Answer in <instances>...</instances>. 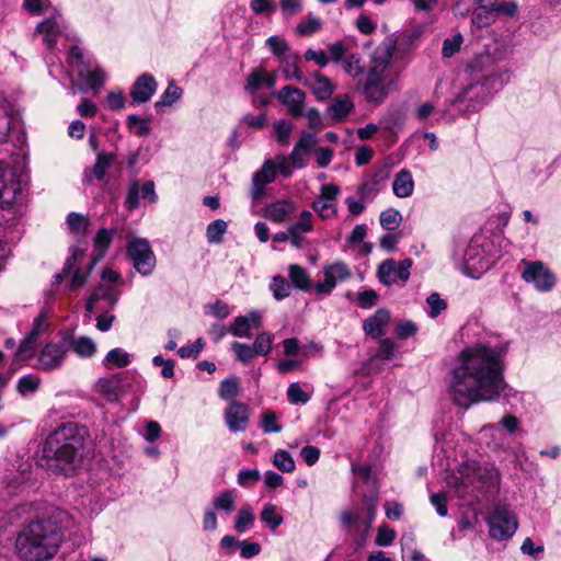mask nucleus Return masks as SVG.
Returning a JSON list of instances; mask_svg holds the SVG:
<instances>
[{"label":"nucleus","instance_id":"obj_63","mask_svg":"<svg viewBox=\"0 0 561 561\" xmlns=\"http://www.w3.org/2000/svg\"><path fill=\"white\" fill-rule=\"evenodd\" d=\"M396 345L390 339H383L379 343L376 357L381 360H389L394 355Z\"/></svg>","mask_w":561,"mask_h":561},{"label":"nucleus","instance_id":"obj_60","mask_svg":"<svg viewBox=\"0 0 561 561\" xmlns=\"http://www.w3.org/2000/svg\"><path fill=\"white\" fill-rule=\"evenodd\" d=\"M274 130L276 134L277 141L282 145H285L288 142L289 135L293 130V124L280 119L275 123Z\"/></svg>","mask_w":561,"mask_h":561},{"label":"nucleus","instance_id":"obj_36","mask_svg":"<svg viewBox=\"0 0 561 561\" xmlns=\"http://www.w3.org/2000/svg\"><path fill=\"white\" fill-rule=\"evenodd\" d=\"M19 187L14 183L8 184L5 181V169L0 163V201L2 204L10 205L15 199Z\"/></svg>","mask_w":561,"mask_h":561},{"label":"nucleus","instance_id":"obj_23","mask_svg":"<svg viewBox=\"0 0 561 561\" xmlns=\"http://www.w3.org/2000/svg\"><path fill=\"white\" fill-rule=\"evenodd\" d=\"M261 325V314L252 311L248 316L237 317L229 331L237 337H250L251 330L259 329Z\"/></svg>","mask_w":561,"mask_h":561},{"label":"nucleus","instance_id":"obj_40","mask_svg":"<svg viewBox=\"0 0 561 561\" xmlns=\"http://www.w3.org/2000/svg\"><path fill=\"white\" fill-rule=\"evenodd\" d=\"M41 385V378L36 375H24L16 383V390L20 394L26 396L37 391Z\"/></svg>","mask_w":561,"mask_h":561},{"label":"nucleus","instance_id":"obj_13","mask_svg":"<svg viewBox=\"0 0 561 561\" xmlns=\"http://www.w3.org/2000/svg\"><path fill=\"white\" fill-rule=\"evenodd\" d=\"M251 412L245 403L232 400L224 413L225 423L230 432H244L250 424Z\"/></svg>","mask_w":561,"mask_h":561},{"label":"nucleus","instance_id":"obj_62","mask_svg":"<svg viewBox=\"0 0 561 561\" xmlns=\"http://www.w3.org/2000/svg\"><path fill=\"white\" fill-rule=\"evenodd\" d=\"M266 45L271 49V51L277 56L282 57L289 48L288 43L278 36H271L266 39Z\"/></svg>","mask_w":561,"mask_h":561},{"label":"nucleus","instance_id":"obj_10","mask_svg":"<svg viewBox=\"0 0 561 561\" xmlns=\"http://www.w3.org/2000/svg\"><path fill=\"white\" fill-rule=\"evenodd\" d=\"M489 533L493 539L505 540L517 530V518L506 507H497L489 517Z\"/></svg>","mask_w":561,"mask_h":561},{"label":"nucleus","instance_id":"obj_6","mask_svg":"<svg viewBox=\"0 0 561 561\" xmlns=\"http://www.w3.org/2000/svg\"><path fill=\"white\" fill-rule=\"evenodd\" d=\"M485 103L484 85L479 82L466 85L440 112L438 122L451 123L456 115L451 114L449 106H455L461 113L476 112Z\"/></svg>","mask_w":561,"mask_h":561},{"label":"nucleus","instance_id":"obj_20","mask_svg":"<svg viewBox=\"0 0 561 561\" xmlns=\"http://www.w3.org/2000/svg\"><path fill=\"white\" fill-rule=\"evenodd\" d=\"M523 265L522 278L523 280H553L556 275L551 270L541 261L522 260Z\"/></svg>","mask_w":561,"mask_h":561},{"label":"nucleus","instance_id":"obj_11","mask_svg":"<svg viewBox=\"0 0 561 561\" xmlns=\"http://www.w3.org/2000/svg\"><path fill=\"white\" fill-rule=\"evenodd\" d=\"M69 351L68 337L65 336L60 342L47 343L37 355V369L43 371H53L58 369L65 360Z\"/></svg>","mask_w":561,"mask_h":561},{"label":"nucleus","instance_id":"obj_28","mask_svg":"<svg viewBox=\"0 0 561 561\" xmlns=\"http://www.w3.org/2000/svg\"><path fill=\"white\" fill-rule=\"evenodd\" d=\"M414 181L409 170H401L394 176L392 183L393 194L399 198H405L412 195Z\"/></svg>","mask_w":561,"mask_h":561},{"label":"nucleus","instance_id":"obj_9","mask_svg":"<svg viewBox=\"0 0 561 561\" xmlns=\"http://www.w3.org/2000/svg\"><path fill=\"white\" fill-rule=\"evenodd\" d=\"M127 254L141 276H148L156 266L154 254L148 240L144 238L130 237L127 242Z\"/></svg>","mask_w":561,"mask_h":561},{"label":"nucleus","instance_id":"obj_59","mask_svg":"<svg viewBox=\"0 0 561 561\" xmlns=\"http://www.w3.org/2000/svg\"><path fill=\"white\" fill-rule=\"evenodd\" d=\"M141 197V187L137 181L130 183L127 196L126 206L129 210H134L139 206V198Z\"/></svg>","mask_w":561,"mask_h":561},{"label":"nucleus","instance_id":"obj_16","mask_svg":"<svg viewBox=\"0 0 561 561\" xmlns=\"http://www.w3.org/2000/svg\"><path fill=\"white\" fill-rule=\"evenodd\" d=\"M85 250L79 245H73L70 250V256L67 259L62 272L55 275V280H62L70 278V280H87L90 273L82 272L76 267L78 261L84 257Z\"/></svg>","mask_w":561,"mask_h":561},{"label":"nucleus","instance_id":"obj_18","mask_svg":"<svg viewBox=\"0 0 561 561\" xmlns=\"http://www.w3.org/2000/svg\"><path fill=\"white\" fill-rule=\"evenodd\" d=\"M99 393L108 401H118L126 394L127 386L123 382L121 375L101 378L96 383Z\"/></svg>","mask_w":561,"mask_h":561},{"label":"nucleus","instance_id":"obj_42","mask_svg":"<svg viewBox=\"0 0 561 561\" xmlns=\"http://www.w3.org/2000/svg\"><path fill=\"white\" fill-rule=\"evenodd\" d=\"M67 225L72 233L82 236L88 229L89 218L78 213H70Z\"/></svg>","mask_w":561,"mask_h":561},{"label":"nucleus","instance_id":"obj_14","mask_svg":"<svg viewBox=\"0 0 561 561\" xmlns=\"http://www.w3.org/2000/svg\"><path fill=\"white\" fill-rule=\"evenodd\" d=\"M276 98L287 107L290 115L295 117L304 115L306 93L302 90L294 85H285L276 93Z\"/></svg>","mask_w":561,"mask_h":561},{"label":"nucleus","instance_id":"obj_41","mask_svg":"<svg viewBox=\"0 0 561 561\" xmlns=\"http://www.w3.org/2000/svg\"><path fill=\"white\" fill-rule=\"evenodd\" d=\"M379 221L383 229L394 230L400 226L402 216L399 210L388 208L380 214Z\"/></svg>","mask_w":561,"mask_h":561},{"label":"nucleus","instance_id":"obj_37","mask_svg":"<svg viewBox=\"0 0 561 561\" xmlns=\"http://www.w3.org/2000/svg\"><path fill=\"white\" fill-rule=\"evenodd\" d=\"M322 28V21L309 13L304 20H301L296 26V33L301 36H310Z\"/></svg>","mask_w":561,"mask_h":561},{"label":"nucleus","instance_id":"obj_46","mask_svg":"<svg viewBox=\"0 0 561 561\" xmlns=\"http://www.w3.org/2000/svg\"><path fill=\"white\" fill-rule=\"evenodd\" d=\"M273 463L283 472H293L295 470V460L286 450H278L274 454Z\"/></svg>","mask_w":561,"mask_h":561},{"label":"nucleus","instance_id":"obj_52","mask_svg":"<svg viewBox=\"0 0 561 561\" xmlns=\"http://www.w3.org/2000/svg\"><path fill=\"white\" fill-rule=\"evenodd\" d=\"M182 90L174 83L168 85L160 100L156 103V107L169 106L181 98Z\"/></svg>","mask_w":561,"mask_h":561},{"label":"nucleus","instance_id":"obj_30","mask_svg":"<svg viewBox=\"0 0 561 561\" xmlns=\"http://www.w3.org/2000/svg\"><path fill=\"white\" fill-rule=\"evenodd\" d=\"M354 108V104L347 94L337 95L329 105V112L334 119H344Z\"/></svg>","mask_w":561,"mask_h":561},{"label":"nucleus","instance_id":"obj_43","mask_svg":"<svg viewBox=\"0 0 561 561\" xmlns=\"http://www.w3.org/2000/svg\"><path fill=\"white\" fill-rule=\"evenodd\" d=\"M313 222H312V214L309 210L301 211L299 219L288 226V231H294L297 233H308L312 231Z\"/></svg>","mask_w":561,"mask_h":561},{"label":"nucleus","instance_id":"obj_64","mask_svg":"<svg viewBox=\"0 0 561 561\" xmlns=\"http://www.w3.org/2000/svg\"><path fill=\"white\" fill-rule=\"evenodd\" d=\"M307 61H314L321 68H324L329 64V57L324 50L307 49L304 54Z\"/></svg>","mask_w":561,"mask_h":561},{"label":"nucleus","instance_id":"obj_15","mask_svg":"<svg viewBox=\"0 0 561 561\" xmlns=\"http://www.w3.org/2000/svg\"><path fill=\"white\" fill-rule=\"evenodd\" d=\"M276 179V164L273 160L264 161L262 168L252 176L251 196L260 199L265 193V186Z\"/></svg>","mask_w":561,"mask_h":561},{"label":"nucleus","instance_id":"obj_32","mask_svg":"<svg viewBox=\"0 0 561 561\" xmlns=\"http://www.w3.org/2000/svg\"><path fill=\"white\" fill-rule=\"evenodd\" d=\"M237 491L233 489H227L218 493L213 499V508L215 511H222L227 514L231 513L236 508Z\"/></svg>","mask_w":561,"mask_h":561},{"label":"nucleus","instance_id":"obj_50","mask_svg":"<svg viewBox=\"0 0 561 561\" xmlns=\"http://www.w3.org/2000/svg\"><path fill=\"white\" fill-rule=\"evenodd\" d=\"M219 396L225 400H231L239 393V383L237 378H227L221 381L219 387Z\"/></svg>","mask_w":561,"mask_h":561},{"label":"nucleus","instance_id":"obj_44","mask_svg":"<svg viewBox=\"0 0 561 561\" xmlns=\"http://www.w3.org/2000/svg\"><path fill=\"white\" fill-rule=\"evenodd\" d=\"M324 280H344L351 277V272L346 264L342 262H335L325 268Z\"/></svg>","mask_w":561,"mask_h":561},{"label":"nucleus","instance_id":"obj_49","mask_svg":"<svg viewBox=\"0 0 561 561\" xmlns=\"http://www.w3.org/2000/svg\"><path fill=\"white\" fill-rule=\"evenodd\" d=\"M287 398L293 404H306L310 400V396L297 382L289 385Z\"/></svg>","mask_w":561,"mask_h":561},{"label":"nucleus","instance_id":"obj_56","mask_svg":"<svg viewBox=\"0 0 561 561\" xmlns=\"http://www.w3.org/2000/svg\"><path fill=\"white\" fill-rule=\"evenodd\" d=\"M463 38L460 34H457L450 38H446L443 43L442 55L446 58L454 56L459 51Z\"/></svg>","mask_w":561,"mask_h":561},{"label":"nucleus","instance_id":"obj_7","mask_svg":"<svg viewBox=\"0 0 561 561\" xmlns=\"http://www.w3.org/2000/svg\"><path fill=\"white\" fill-rule=\"evenodd\" d=\"M492 242L489 240H472L465 253L466 275L471 278H479L481 273L489 270L499 257L491 252Z\"/></svg>","mask_w":561,"mask_h":561},{"label":"nucleus","instance_id":"obj_26","mask_svg":"<svg viewBox=\"0 0 561 561\" xmlns=\"http://www.w3.org/2000/svg\"><path fill=\"white\" fill-rule=\"evenodd\" d=\"M114 236V230H108L102 228L98 231L94 238V250L92 252L91 263H89V267L91 268L98 261L102 260L112 243Z\"/></svg>","mask_w":561,"mask_h":561},{"label":"nucleus","instance_id":"obj_8","mask_svg":"<svg viewBox=\"0 0 561 561\" xmlns=\"http://www.w3.org/2000/svg\"><path fill=\"white\" fill-rule=\"evenodd\" d=\"M68 62L77 69L81 84L78 87L81 92L89 89L99 90L105 79L103 70L98 66H92L90 61H84L83 54L78 46H72L69 50Z\"/></svg>","mask_w":561,"mask_h":561},{"label":"nucleus","instance_id":"obj_25","mask_svg":"<svg viewBox=\"0 0 561 561\" xmlns=\"http://www.w3.org/2000/svg\"><path fill=\"white\" fill-rule=\"evenodd\" d=\"M390 320V314L385 309H378L371 317L364 321L363 329L367 335L379 337L385 334V327Z\"/></svg>","mask_w":561,"mask_h":561},{"label":"nucleus","instance_id":"obj_47","mask_svg":"<svg viewBox=\"0 0 561 561\" xmlns=\"http://www.w3.org/2000/svg\"><path fill=\"white\" fill-rule=\"evenodd\" d=\"M227 230V222L222 219H217L207 226L206 237L209 242L218 243L221 241L224 233Z\"/></svg>","mask_w":561,"mask_h":561},{"label":"nucleus","instance_id":"obj_24","mask_svg":"<svg viewBox=\"0 0 561 561\" xmlns=\"http://www.w3.org/2000/svg\"><path fill=\"white\" fill-rule=\"evenodd\" d=\"M35 34L43 35V44L48 49L54 48L61 34V27L57 18L51 16L39 22L35 28Z\"/></svg>","mask_w":561,"mask_h":561},{"label":"nucleus","instance_id":"obj_33","mask_svg":"<svg viewBox=\"0 0 561 561\" xmlns=\"http://www.w3.org/2000/svg\"><path fill=\"white\" fill-rule=\"evenodd\" d=\"M255 516L252 507L249 504H244L234 518V529L243 534L253 527Z\"/></svg>","mask_w":561,"mask_h":561},{"label":"nucleus","instance_id":"obj_39","mask_svg":"<svg viewBox=\"0 0 561 561\" xmlns=\"http://www.w3.org/2000/svg\"><path fill=\"white\" fill-rule=\"evenodd\" d=\"M260 517L262 522L268 525L271 530H275L283 524V516L277 513V507L274 504L267 503L264 505Z\"/></svg>","mask_w":561,"mask_h":561},{"label":"nucleus","instance_id":"obj_5","mask_svg":"<svg viewBox=\"0 0 561 561\" xmlns=\"http://www.w3.org/2000/svg\"><path fill=\"white\" fill-rule=\"evenodd\" d=\"M377 502L376 497L365 499L360 508L345 510L340 515L341 524L356 549L362 548L369 537L376 517Z\"/></svg>","mask_w":561,"mask_h":561},{"label":"nucleus","instance_id":"obj_35","mask_svg":"<svg viewBox=\"0 0 561 561\" xmlns=\"http://www.w3.org/2000/svg\"><path fill=\"white\" fill-rule=\"evenodd\" d=\"M36 345V340L25 335L14 354L13 364H20L32 358L35 354Z\"/></svg>","mask_w":561,"mask_h":561},{"label":"nucleus","instance_id":"obj_1","mask_svg":"<svg viewBox=\"0 0 561 561\" xmlns=\"http://www.w3.org/2000/svg\"><path fill=\"white\" fill-rule=\"evenodd\" d=\"M507 348V343H477L457 355L449 373V393L455 404L468 409L501 396L506 388L503 357Z\"/></svg>","mask_w":561,"mask_h":561},{"label":"nucleus","instance_id":"obj_61","mask_svg":"<svg viewBox=\"0 0 561 561\" xmlns=\"http://www.w3.org/2000/svg\"><path fill=\"white\" fill-rule=\"evenodd\" d=\"M127 122L130 127L137 125L135 133L138 136H141V137L148 136L151 131L149 121L145 119V118H140L138 115H134V114L129 115L127 118Z\"/></svg>","mask_w":561,"mask_h":561},{"label":"nucleus","instance_id":"obj_58","mask_svg":"<svg viewBox=\"0 0 561 561\" xmlns=\"http://www.w3.org/2000/svg\"><path fill=\"white\" fill-rule=\"evenodd\" d=\"M152 364L157 367H161V376L165 379L174 377L175 362L173 359H165L161 355H157L152 358Z\"/></svg>","mask_w":561,"mask_h":561},{"label":"nucleus","instance_id":"obj_54","mask_svg":"<svg viewBox=\"0 0 561 561\" xmlns=\"http://www.w3.org/2000/svg\"><path fill=\"white\" fill-rule=\"evenodd\" d=\"M396 539V531L387 525L378 527L375 543L379 547H389Z\"/></svg>","mask_w":561,"mask_h":561},{"label":"nucleus","instance_id":"obj_31","mask_svg":"<svg viewBox=\"0 0 561 561\" xmlns=\"http://www.w3.org/2000/svg\"><path fill=\"white\" fill-rule=\"evenodd\" d=\"M312 283H271L270 289L277 300L288 297L293 290L309 291Z\"/></svg>","mask_w":561,"mask_h":561},{"label":"nucleus","instance_id":"obj_55","mask_svg":"<svg viewBox=\"0 0 561 561\" xmlns=\"http://www.w3.org/2000/svg\"><path fill=\"white\" fill-rule=\"evenodd\" d=\"M312 208L320 217L328 219L336 215L334 203L318 198L312 203Z\"/></svg>","mask_w":561,"mask_h":561},{"label":"nucleus","instance_id":"obj_29","mask_svg":"<svg viewBox=\"0 0 561 561\" xmlns=\"http://www.w3.org/2000/svg\"><path fill=\"white\" fill-rule=\"evenodd\" d=\"M69 350L81 358H90L96 353V343L89 336L68 339Z\"/></svg>","mask_w":561,"mask_h":561},{"label":"nucleus","instance_id":"obj_3","mask_svg":"<svg viewBox=\"0 0 561 561\" xmlns=\"http://www.w3.org/2000/svg\"><path fill=\"white\" fill-rule=\"evenodd\" d=\"M70 526L68 513L50 507L42 518L27 524L15 540L18 556L24 561H44L57 553L59 534Z\"/></svg>","mask_w":561,"mask_h":561},{"label":"nucleus","instance_id":"obj_21","mask_svg":"<svg viewBox=\"0 0 561 561\" xmlns=\"http://www.w3.org/2000/svg\"><path fill=\"white\" fill-rule=\"evenodd\" d=\"M118 296L119 294L114 287L113 283H100L98 288L92 293V295L88 299L85 309L89 313H91L94 309L95 304L100 300L105 301L106 305L112 308L117 302Z\"/></svg>","mask_w":561,"mask_h":561},{"label":"nucleus","instance_id":"obj_51","mask_svg":"<svg viewBox=\"0 0 561 561\" xmlns=\"http://www.w3.org/2000/svg\"><path fill=\"white\" fill-rule=\"evenodd\" d=\"M261 427L264 433H279L282 431V425L277 422L276 414L271 410L263 412Z\"/></svg>","mask_w":561,"mask_h":561},{"label":"nucleus","instance_id":"obj_45","mask_svg":"<svg viewBox=\"0 0 561 561\" xmlns=\"http://www.w3.org/2000/svg\"><path fill=\"white\" fill-rule=\"evenodd\" d=\"M113 160L114 156L111 153H98L96 161L91 170L94 178L98 180H102L106 173V170L111 167Z\"/></svg>","mask_w":561,"mask_h":561},{"label":"nucleus","instance_id":"obj_12","mask_svg":"<svg viewBox=\"0 0 561 561\" xmlns=\"http://www.w3.org/2000/svg\"><path fill=\"white\" fill-rule=\"evenodd\" d=\"M460 479L465 484L483 488L496 479V473L481 467L476 460H468L460 468Z\"/></svg>","mask_w":561,"mask_h":561},{"label":"nucleus","instance_id":"obj_53","mask_svg":"<svg viewBox=\"0 0 561 561\" xmlns=\"http://www.w3.org/2000/svg\"><path fill=\"white\" fill-rule=\"evenodd\" d=\"M48 329L47 314L45 312H41L33 321L31 331L26 334L33 340H38V337L44 334Z\"/></svg>","mask_w":561,"mask_h":561},{"label":"nucleus","instance_id":"obj_34","mask_svg":"<svg viewBox=\"0 0 561 561\" xmlns=\"http://www.w3.org/2000/svg\"><path fill=\"white\" fill-rule=\"evenodd\" d=\"M102 363L106 368H124L129 365L130 355L123 348H113L105 355Z\"/></svg>","mask_w":561,"mask_h":561},{"label":"nucleus","instance_id":"obj_2","mask_svg":"<svg viewBox=\"0 0 561 561\" xmlns=\"http://www.w3.org/2000/svg\"><path fill=\"white\" fill-rule=\"evenodd\" d=\"M397 50V37L387 36L369 54L368 64L359 53H347L342 41L328 45L329 62L340 64L356 84V90L369 102L380 104L388 95L387 70Z\"/></svg>","mask_w":561,"mask_h":561},{"label":"nucleus","instance_id":"obj_19","mask_svg":"<svg viewBox=\"0 0 561 561\" xmlns=\"http://www.w3.org/2000/svg\"><path fill=\"white\" fill-rule=\"evenodd\" d=\"M297 206L293 201L279 199L266 205L264 217L275 224H280L295 214Z\"/></svg>","mask_w":561,"mask_h":561},{"label":"nucleus","instance_id":"obj_22","mask_svg":"<svg viewBox=\"0 0 561 561\" xmlns=\"http://www.w3.org/2000/svg\"><path fill=\"white\" fill-rule=\"evenodd\" d=\"M157 90V82L149 73L141 75L133 85L130 96L135 103H145L150 100Z\"/></svg>","mask_w":561,"mask_h":561},{"label":"nucleus","instance_id":"obj_27","mask_svg":"<svg viewBox=\"0 0 561 561\" xmlns=\"http://www.w3.org/2000/svg\"><path fill=\"white\" fill-rule=\"evenodd\" d=\"M477 3H485L494 18H514L518 11V4L513 0H477Z\"/></svg>","mask_w":561,"mask_h":561},{"label":"nucleus","instance_id":"obj_17","mask_svg":"<svg viewBox=\"0 0 561 561\" xmlns=\"http://www.w3.org/2000/svg\"><path fill=\"white\" fill-rule=\"evenodd\" d=\"M305 87L309 88L319 101L330 99L335 91L333 81L318 71L310 73L305 79Z\"/></svg>","mask_w":561,"mask_h":561},{"label":"nucleus","instance_id":"obj_48","mask_svg":"<svg viewBox=\"0 0 561 561\" xmlns=\"http://www.w3.org/2000/svg\"><path fill=\"white\" fill-rule=\"evenodd\" d=\"M274 335L267 332L259 334L253 343L256 355L265 356L272 351Z\"/></svg>","mask_w":561,"mask_h":561},{"label":"nucleus","instance_id":"obj_57","mask_svg":"<svg viewBox=\"0 0 561 561\" xmlns=\"http://www.w3.org/2000/svg\"><path fill=\"white\" fill-rule=\"evenodd\" d=\"M231 350L234 352L238 360H240L242 363H248L256 355L253 350V346H250V345L243 344V343H239V342L232 343Z\"/></svg>","mask_w":561,"mask_h":561},{"label":"nucleus","instance_id":"obj_4","mask_svg":"<svg viewBox=\"0 0 561 561\" xmlns=\"http://www.w3.org/2000/svg\"><path fill=\"white\" fill-rule=\"evenodd\" d=\"M88 428L75 422L59 425L45 440L43 454L49 469L65 474L73 473L81 465Z\"/></svg>","mask_w":561,"mask_h":561},{"label":"nucleus","instance_id":"obj_38","mask_svg":"<svg viewBox=\"0 0 561 561\" xmlns=\"http://www.w3.org/2000/svg\"><path fill=\"white\" fill-rule=\"evenodd\" d=\"M496 19L493 13L488 9L485 3H478V7L472 12L471 22L477 27H484L493 23Z\"/></svg>","mask_w":561,"mask_h":561}]
</instances>
